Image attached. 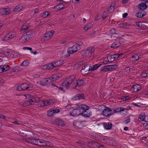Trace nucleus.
I'll list each match as a JSON object with an SVG mask.
<instances>
[{"mask_svg":"<svg viewBox=\"0 0 148 148\" xmlns=\"http://www.w3.org/2000/svg\"><path fill=\"white\" fill-rule=\"evenodd\" d=\"M114 37H112L111 38L113 39L117 38H121V37H123L124 35L123 34H121L119 33H116L114 35Z\"/></svg>","mask_w":148,"mask_h":148,"instance_id":"nucleus-31","label":"nucleus"},{"mask_svg":"<svg viewBox=\"0 0 148 148\" xmlns=\"http://www.w3.org/2000/svg\"><path fill=\"white\" fill-rule=\"evenodd\" d=\"M83 83V80L82 79H79L77 81L76 86V87L80 86H82Z\"/></svg>","mask_w":148,"mask_h":148,"instance_id":"nucleus-32","label":"nucleus"},{"mask_svg":"<svg viewBox=\"0 0 148 148\" xmlns=\"http://www.w3.org/2000/svg\"><path fill=\"white\" fill-rule=\"evenodd\" d=\"M108 16V13L105 12H104L102 16V18L103 20H104Z\"/></svg>","mask_w":148,"mask_h":148,"instance_id":"nucleus-49","label":"nucleus"},{"mask_svg":"<svg viewBox=\"0 0 148 148\" xmlns=\"http://www.w3.org/2000/svg\"><path fill=\"white\" fill-rule=\"evenodd\" d=\"M3 69V72H5L8 70L10 69V66L8 65H2Z\"/></svg>","mask_w":148,"mask_h":148,"instance_id":"nucleus-41","label":"nucleus"},{"mask_svg":"<svg viewBox=\"0 0 148 148\" xmlns=\"http://www.w3.org/2000/svg\"><path fill=\"white\" fill-rule=\"evenodd\" d=\"M16 33L14 32H11L6 35L4 38H3V41H6L16 36Z\"/></svg>","mask_w":148,"mask_h":148,"instance_id":"nucleus-9","label":"nucleus"},{"mask_svg":"<svg viewBox=\"0 0 148 148\" xmlns=\"http://www.w3.org/2000/svg\"><path fill=\"white\" fill-rule=\"evenodd\" d=\"M103 125L105 128L107 130H110L112 127V124L110 122L104 123Z\"/></svg>","mask_w":148,"mask_h":148,"instance_id":"nucleus-22","label":"nucleus"},{"mask_svg":"<svg viewBox=\"0 0 148 148\" xmlns=\"http://www.w3.org/2000/svg\"><path fill=\"white\" fill-rule=\"evenodd\" d=\"M143 129L145 130L148 129V121L144 124Z\"/></svg>","mask_w":148,"mask_h":148,"instance_id":"nucleus-47","label":"nucleus"},{"mask_svg":"<svg viewBox=\"0 0 148 148\" xmlns=\"http://www.w3.org/2000/svg\"><path fill=\"white\" fill-rule=\"evenodd\" d=\"M132 88H133V90L135 92L140 90L141 89L140 86L137 84L135 85H132Z\"/></svg>","mask_w":148,"mask_h":148,"instance_id":"nucleus-20","label":"nucleus"},{"mask_svg":"<svg viewBox=\"0 0 148 148\" xmlns=\"http://www.w3.org/2000/svg\"><path fill=\"white\" fill-rule=\"evenodd\" d=\"M74 78L75 77L73 75H71L63 83V85L64 86H65L66 88H67L74 80Z\"/></svg>","mask_w":148,"mask_h":148,"instance_id":"nucleus-7","label":"nucleus"},{"mask_svg":"<svg viewBox=\"0 0 148 148\" xmlns=\"http://www.w3.org/2000/svg\"><path fill=\"white\" fill-rule=\"evenodd\" d=\"M84 95L83 94H78L75 96V99L76 100L84 99Z\"/></svg>","mask_w":148,"mask_h":148,"instance_id":"nucleus-28","label":"nucleus"},{"mask_svg":"<svg viewBox=\"0 0 148 148\" xmlns=\"http://www.w3.org/2000/svg\"><path fill=\"white\" fill-rule=\"evenodd\" d=\"M25 140L27 142L39 146H48V142L43 140L33 138H26Z\"/></svg>","mask_w":148,"mask_h":148,"instance_id":"nucleus-1","label":"nucleus"},{"mask_svg":"<svg viewBox=\"0 0 148 148\" xmlns=\"http://www.w3.org/2000/svg\"><path fill=\"white\" fill-rule=\"evenodd\" d=\"M33 33L32 32L28 31L23 34L19 38V40L22 43H25L29 41L32 37Z\"/></svg>","mask_w":148,"mask_h":148,"instance_id":"nucleus-3","label":"nucleus"},{"mask_svg":"<svg viewBox=\"0 0 148 148\" xmlns=\"http://www.w3.org/2000/svg\"><path fill=\"white\" fill-rule=\"evenodd\" d=\"M29 26L28 25L24 24L22 27L21 31L23 32L26 31L28 28Z\"/></svg>","mask_w":148,"mask_h":148,"instance_id":"nucleus-40","label":"nucleus"},{"mask_svg":"<svg viewBox=\"0 0 148 148\" xmlns=\"http://www.w3.org/2000/svg\"><path fill=\"white\" fill-rule=\"evenodd\" d=\"M95 51V48L93 47H89L85 49L82 51V53L88 58H90L92 54Z\"/></svg>","mask_w":148,"mask_h":148,"instance_id":"nucleus-4","label":"nucleus"},{"mask_svg":"<svg viewBox=\"0 0 148 148\" xmlns=\"http://www.w3.org/2000/svg\"><path fill=\"white\" fill-rule=\"evenodd\" d=\"M29 88V86L27 84L24 83L20 85L17 88V90H24Z\"/></svg>","mask_w":148,"mask_h":148,"instance_id":"nucleus-11","label":"nucleus"},{"mask_svg":"<svg viewBox=\"0 0 148 148\" xmlns=\"http://www.w3.org/2000/svg\"><path fill=\"white\" fill-rule=\"evenodd\" d=\"M79 108H81L82 110V111L81 115L86 118L89 117L91 115L92 112L89 110L90 107L82 104V105L79 106Z\"/></svg>","mask_w":148,"mask_h":148,"instance_id":"nucleus-2","label":"nucleus"},{"mask_svg":"<svg viewBox=\"0 0 148 148\" xmlns=\"http://www.w3.org/2000/svg\"><path fill=\"white\" fill-rule=\"evenodd\" d=\"M133 60H132L133 62H135L138 60L139 59V57L137 55H135L132 57Z\"/></svg>","mask_w":148,"mask_h":148,"instance_id":"nucleus-38","label":"nucleus"},{"mask_svg":"<svg viewBox=\"0 0 148 148\" xmlns=\"http://www.w3.org/2000/svg\"><path fill=\"white\" fill-rule=\"evenodd\" d=\"M55 124L60 127H63L65 126L66 125L65 122L63 120L60 119H56L55 121Z\"/></svg>","mask_w":148,"mask_h":148,"instance_id":"nucleus-12","label":"nucleus"},{"mask_svg":"<svg viewBox=\"0 0 148 148\" xmlns=\"http://www.w3.org/2000/svg\"><path fill=\"white\" fill-rule=\"evenodd\" d=\"M125 110V108L123 107H120L119 108H116L114 110V111H113L114 113V112H120L121 114H122V112L123 111Z\"/></svg>","mask_w":148,"mask_h":148,"instance_id":"nucleus-23","label":"nucleus"},{"mask_svg":"<svg viewBox=\"0 0 148 148\" xmlns=\"http://www.w3.org/2000/svg\"><path fill=\"white\" fill-rule=\"evenodd\" d=\"M145 116L141 114L139 115V117L138 119L139 121H145Z\"/></svg>","mask_w":148,"mask_h":148,"instance_id":"nucleus-44","label":"nucleus"},{"mask_svg":"<svg viewBox=\"0 0 148 148\" xmlns=\"http://www.w3.org/2000/svg\"><path fill=\"white\" fill-rule=\"evenodd\" d=\"M115 3H112L110 5V6L108 9V12L109 13H112L114 10L115 9Z\"/></svg>","mask_w":148,"mask_h":148,"instance_id":"nucleus-25","label":"nucleus"},{"mask_svg":"<svg viewBox=\"0 0 148 148\" xmlns=\"http://www.w3.org/2000/svg\"><path fill=\"white\" fill-rule=\"evenodd\" d=\"M123 55V53H119V54H116L114 55H113V58H114V60L117 58H119V57L121 56L122 55Z\"/></svg>","mask_w":148,"mask_h":148,"instance_id":"nucleus-39","label":"nucleus"},{"mask_svg":"<svg viewBox=\"0 0 148 148\" xmlns=\"http://www.w3.org/2000/svg\"><path fill=\"white\" fill-rule=\"evenodd\" d=\"M101 140L102 142L107 144H109V143L113 142L111 139L103 136H101Z\"/></svg>","mask_w":148,"mask_h":148,"instance_id":"nucleus-13","label":"nucleus"},{"mask_svg":"<svg viewBox=\"0 0 148 148\" xmlns=\"http://www.w3.org/2000/svg\"><path fill=\"white\" fill-rule=\"evenodd\" d=\"M123 40V39L121 38L120 39L119 41H115L111 45V47L112 48H116L120 46L121 45V44L120 42Z\"/></svg>","mask_w":148,"mask_h":148,"instance_id":"nucleus-17","label":"nucleus"},{"mask_svg":"<svg viewBox=\"0 0 148 148\" xmlns=\"http://www.w3.org/2000/svg\"><path fill=\"white\" fill-rule=\"evenodd\" d=\"M90 65L86 64L82 67V70H84L85 72L89 71Z\"/></svg>","mask_w":148,"mask_h":148,"instance_id":"nucleus-30","label":"nucleus"},{"mask_svg":"<svg viewBox=\"0 0 148 148\" xmlns=\"http://www.w3.org/2000/svg\"><path fill=\"white\" fill-rule=\"evenodd\" d=\"M23 49L24 50H28L31 51L32 50V49L30 47H24L23 48Z\"/></svg>","mask_w":148,"mask_h":148,"instance_id":"nucleus-53","label":"nucleus"},{"mask_svg":"<svg viewBox=\"0 0 148 148\" xmlns=\"http://www.w3.org/2000/svg\"><path fill=\"white\" fill-rule=\"evenodd\" d=\"M11 9L8 8L0 10V13L2 15H8L11 13Z\"/></svg>","mask_w":148,"mask_h":148,"instance_id":"nucleus-10","label":"nucleus"},{"mask_svg":"<svg viewBox=\"0 0 148 148\" xmlns=\"http://www.w3.org/2000/svg\"><path fill=\"white\" fill-rule=\"evenodd\" d=\"M64 8V6L62 4H59L56 6L54 7V8L56 9V11L60 10Z\"/></svg>","mask_w":148,"mask_h":148,"instance_id":"nucleus-29","label":"nucleus"},{"mask_svg":"<svg viewBox=\"0 0 148 148\" xmlns=\"http://www.w3.org/2000/svg\"><path fill=\"white\" fill-rule=\"evenodd\" d=\"M141 76L145 78L147 77V74L146 73H143L142 74Z\"/></svg>","mask_w":148,"mask_h":148,"instance_id":"nucleus-57","label":"nucleus"},{"mask_svg":"<svg viewBox=\"0 0 148 148\" xmlns=\"http://www.w3.org/2000/svg\"><path fill=\"white\" fill-rule=\"evenodd\" d=\"M127 15H128L127 13H124L123 14V16H122L123 18H125L127 16Z\"/></svg>","mask_w":148,"mask_h":148,"instance_id":"nucleus-61","label":"nucleus"},{"mask_svg":"<svg viewBox=\"0 0 148 148\" xmlns=\"http://www.w3.org/2000/svg\"><path fill=\"white\" fill-rule=\"evenodd\" d=\"M48 101L49 102V105L53 104V103L55 102V101L54 99H48Z\"/></svg>","mask_w":148,"mask_h":148,"instance_id":"nucleus-51","label":"nucleus"},{"mask_svg":"<svg viewBox=\"0 0 148 148\" xmlns=\"http://www.w3.org/2000/svg\"><path fill=\"white\" fill-rule=\"evenodd\" d=\"M63 62L64 61L62 60H57L54 61L53 62V63H54L55 67H58L61 66Z\"/></svg>","mask_w":148,"mask_h":148,"instance_id":"nucleus-19","label":"nucleus"},{"mask_svg":"<svg viewBox=\"0 0 148 148\" xmlns=\"http://www.w3.org/2000/svg\"><path fill=\"white\" fill-rule=\"evenodd\" d=\"M110 63L108 56L105 58L103 60V63L104 64H107Z\"/></svg>","mask_w":148,"mask_h":148,"instance_id":"nucleus-35","label":"nucleus"},{"mask_svg":"<svg viewBox=\"0 0 148 148\" xmlns=\"http://www.w3.org/2000/svg\"><path fill=\"white\" fill-rule=\"evenodd\" d=\"M54 32V31L53 30H51L46 34L43 37L44 40H46L47 39L51 38Z\"/></svg>","mask_w":148,"mask_h":148,"instance_id":"nucleus-15","label":"nucleus"},{"mask_svg":"<svg viewBox=\"0 0 148 148\" xmlns=\"http://www.w3.org/2000/svg\"><path fill=\"white\" fill-rule=\"evenodd\" d=\"M29 103V101H27L24 102L23 103V105L24 107H26L30 105Z\"/></svg>","mask_w":148,"mask_h":148,"instance_id":"nucleus-50","label":"nucleus"},{"mask_svg":"<svg viewBox=\"0 0 148 148\" xmlns=\"http://www.w3.org/2000/svg\"><path fill=\"white\" fill-rule=\"evenodd\" d=\"M110 71L112 70L114 71L116 70L118 67V66L116 64L109 65Z\"/></svg>","mask_w":148,"mask_h":148,"instance_id":"nucleus-34","label":"nucleus"},{"mask_svg":"<svg viewBox=\"0 0 148 148\" xmlns=\"http://www.w3.org/2000/svg\"><path fill=\"white\" fill-rule=\"evenodd\" d=\"M31 52L32 53H33V54H34V55H36V54H38V53L36 51H35L34 52H33L32 50V51H31Z\"/></svg>","mask_w":148,"mask_h":148,"instance_id":"nucleus-64","label":"nucleus"},{"mask_svg":"<svg viewBox=\"0 0 148 148\" xmlns=\"http://www.w3.org/2000/svg\"><path fill=\"white\" fill-rule=\"evenodd\" d=\"M130 118H128L127 119H126L125 121V123L126 124L130 122Z\"/></svg>","mask_w":148,"mask_h":148,"instance_id":"nucleus-54","label":"nucleus"},{"mask_svg":"<svg viewBox=\"0 0 148 148\" xmlns=\"http://www.w3.org/2000/svg\"><path fill=\"white\" fill-rule=\"evenodd\" d=\"M42 106H47L49 105V102L48 101V100H47L46 101H44L42 102Z\"/></svg>","mask_w":148,"mask_h":148,"instance_id":"nucleus-48","label":"nucleus"},{"mask_svg":"<svg viewBox=\"0 0 148 148\" xmlns=\"http://www.w3.org/2000/svg\"><path fill=\"white\" fill-rule=\"evenodd\" d=\"M83 44V43L81 41H79L77 42V43L76 44L77 45H78V46H79L80 47L81 45H82Z\"/></svg>","mask_w":148,"mask_h":148,"instance_id":"nucleus-59","label":"nucleus"},{"mask_svg":"<svg viewBox=\"0 0 148 148\" xmlns=\"http://www.w3.org/2000/svg\"><path fill=\"white\" fill-rule=\"evenodd\" d=\"M55 67L53 62L47 65V68L48 69H52Z\"/></svg>","mask_w":148,"mask_h":148,"instance_id":"nucleus-42","label":"nucleus"},{"mask_svg":"<svg viewBox=\"0 0 148 148\" xmlns=\"http://www.w3.org/2000/svg\"><path fill=\"white\" fill-rule=\"evenodd\" d=\"M38 11H39V9L37 8H36L35 9L34 12V14H37L38 13Z\"/></svg>","mask_w":148,"mask_h":148,"instance_id":"nucleus-58","label":"nucleus"},{"mask_svg":"<svg viewBox=\"0 0 148 148\" xmlns=\"http://www.w3.org/2000/svg\"><path fill=\"white\" fill-rule=\"evenodd\" d=\"M2 66V65H0V73L3 72Z\"/></svg>","mask_w":148,"mask_h":148,"instance_id":"nucleus-62","label":"nucleus"},{"mask_svg":"<svg viewBox=\"0 0 148 148\" xmlns=\"http://www.w3.org/2000/svg\"><path fill=\"white\" fill-rule=\"evenodd\" d=\"M147 3H142L138 5V8L140 10H144L147 8Z\"/></svg>","mask_w":148,"mask_h":148,"instance_id":"nucleus-18","label":"nucleus"},{"mask_svg":"<svg viewBox=\"0 0 148 148\" xmlns=\"http://www.w3.org/2000/svg\"><path fill=\"white\" fill-rule=\"evenodd\" d=\"M108 57L109 58L110 62H111L113 61H114V58H113V55H112L111 56H108Z\"/></svg>","mask_w":148,"mask_h":148,"instance_id":"nucleus-52","label":"nucleus"},{"mask_svg":"<svg viewBox=\"0 0 148 148\" xmlns=\"http://www.w3.org/2000/svg\"><path fill=\"white\" fill-rule=\"evenodd\" d=\"M60 111L59 109H56L49 111L47 113L48 116L49 117H51L55 114L59 112Z\"/></svg>","mask_w":148,"mask_h":148,"instance_id":"nucleus-16","label":"nucleus"},{"mask_svg":"<svg viewBox=\"0 0 148 148\" xmlns=\"http://www.w3.org/2000/svg\"><path fill=\"white\" fill-rule=\"evenodd\" d=\"M29 102V104L32 105L34 104L36 102V100L34 98H32L28 100Z\"/></svg>","mask_w":148,"mask_h":148,"instance_id":"nucleus-46","label":"nucleus"},{"mask_svg":"<svg viewBox=\"0 0 148 148\" xmlns=\"http://www.w3.org/2000/svg\"><path fill=\"white\" fill-rule=\"evenodd\" d=\"M100 107L105 108L102 112V113L103 115L107 117L109 116L114 113V112L112 111V110L110 108L105 107L104 105H101L99 106V108Z\"/></svg>","mask_w":148,"mask_h":148,"instance_id":"nucleus-6","label":"nucleus"},{"mask_svg":"<svg viewBox=\"0 0 148 148\" xmlns=\"http://www.w3.org/2000/svg\"><path fill=\"white\" fill-rule=\"evenodd\" d=\"M116 30L114 29L113 28L111 29L109 31V33L111 35V38L112 37H114V35L116 33Z\"/></svg>","mask_w":148,"mask_h":148,"instance_id":"nucleus-36","label":"nucleus"},{"mask_svg":"<svg viewBox=\"0 0 148 148\" xmlns=\"http://www.w3.org/2000/svg\"><path fill=\"white\" fill-rule=\"evenodd\" d=\"M81 47L78 45H75L72 47L69 48L67 50L68 53L69 54H71L81 49Z\"/></svg>","mask_w":148,"mask_h":148,"instance_id":"nucleus-8","label":"nucleus"},{"mask_svg":"<svg viewBox=\"0 0 148 148\" xmlns=\"http://www.w3.org/2000/svg\"><path fill=\"white\" fill-rule=\"evenodd\" d=\"M136 25L138 27H140L142 26V22H138L136 23Z\"/></svg>","mask_w":148,"mask_h":148,"instance_id":"nucleus-55","label":"nucleus"},{"mask_svg":"<svg viewBox=\"0 0 148 148\" xmlns=\"http://www.w3.org/2000/svg\"><path fill=\"white\" fill-rule=\"evenodd\" d=\"M0 118L2 119H6V116L1 114H0Z\"/></svg>","mask_w":148,"mask_h":148,"instance_id":"nucleus-56","label":"nucleus"},{"mask_svg":"<svg viewBox=\"0 0 148 148\" xmlns=\"http://www.w3.org/2000/svg\"><path fill=\"white\" fill-rule=\"evenodd\" d=\"M82 105V104L78 105L77 108L74 109L70 112V115L74 117L78 116L80 115H81L82 110L81 108H79V107Z\"/></svg>","mask_w":148,"mask_h":148,"instance_id":"nucleus-5","label":"nucleus"},{"mask_svg":"<svg viewBox=\"0 0 148 148\" xmlns=\"http://www.w3.org/2000/svg\"><path fill=\"white\" fill-rule=\"evenodd\" d=\"M92 27V24L91 23H89L85 25L84 27L85 31H86Z\"/></svg>","mask_w":148,"mask_h":148,"instance_id":"nucleus-33","label":"nucleus"},{"mask_svg":"<svg viewBox=\"0 0 148 148\" xmlns=\"http://www.w3.org/2000/svg\"><path fill=\"white\" fill-rule=\"evenodd\" d=\"M143 93L145 95H148V90H146L144 91L143 92Z\"/></svg>","mask_w":148,"mask_h":148,"instance_id":"nucleus-63","label":"nucleus"},{"mask_svg":"<svg viewBox=\"0 0 148 148\" xmlns=\"http://www.w3.org/2000/svg\"><path fill=\"white\" fill-rule=\"evenodd\" d=\"M59 78V76L57 74H54L53 75L49 77V79L51 81V82L54 81L58 79Z\"/></svg>","mask_w":148,"mask_h":148,"instance_id":"nucleus-26","label":"nucleus"},{"mask_svg":"<svg viewBox=\"0 0 148 148\" xmlns=\"http://www.w3.org/2000/svg\"><path fill=\"white\" fill-rule=\"evenodd\" d=\"M145 15L143 14L141 12H139L136 14V16L138 18H141L145 16Z\"/></svg>","mask_w":148,"mask_h":148,"instance_id":"nucleus-37","label":"nucleus"},{"mask_svg":"<svg viewBox=\"0 0 148 148\" xmlns=\"http://www.w3.org/2000/svg\"><path fill=\"white\" fill-rule=\"evenodd\" d=\"M101 65V64H95L91 66H90L89 71H93L96 70Z\"/></svg>","mask_w":148,"mask_h":148,"instance_id":"nucleus-21","label":"nucleus"},{"mask_svg":"<svg viewBox=\"0 0 148 148\" xmlns=\"http://www.w3.org/2000/svg\"><path fill=\"white\" fill-rule=\"evenodd\" d=\"M125 70L128 73H129L130 71V68L129 67H126L125 68Z\"/></svg>","mask_w":148,"mask_h":148,"instance_id":"nucleus-60","label":"nucleus"},{"mask_svg":"<svg viewBox=\"0 0 148 148\" xmlns=\"http://www.w3.org/2000/svg\"><path fill=\"white\" fill-rule=\"evenodd\" d=\"M101 71L102 72H106L110 71L109 65L104 66L101 68Z\"/></svg>","mask_w":148,"mask_h":148,"instance_id":"nucleus-24","label":"nucleus"},{"mask_svg":"<svg viewBox=\"0 0 148 148\" xmlns=\"http://www.w3.org/2000/svg\"><path fill=\"white\" fill-rule=\"evenodd\" d=\"M131 97L130 96H123L122 98L123 99L124 101H126L127 100H129L130 99H131Z\"/></svg>","mask_w":148,"mask_h":148,"instance_id":"nucleus-45","label":"nucleus"},{"mask_svg":"<svg viewBox=\"0 0 148 148\" xmlns=\"http://www.w3.org/2000/svg\"><path fill=\"white\" fill-rule=\"evenodd\" d=\"M40 84L43 86L47 85L49 83H51V81L49 78L42 79L40 81Z\"/></svg>","mask_w":148,"mask_h":148,"instance_id":"nucleus-14","label":"nucleus"},{"mask_svg":"<svg viewBox=\"0 0 148 148\" xmlns=\"http://www.w3.org/2000/svg\"><path fill=\"white\" fill-rule=\"evenodd\" d=\"M50 14L48 12H45L41 14V16L43 18H45L49 16Z\"/></svg>","mask_w":148,"mask_h":148,"instance_id":"nucleus-43","label":"nucleus"},{"mask_svg":"<svg viewBox=\"0 0 148 148\" xmlns=\"http://www.w3.org/2000/svg\"><path fill=\"white\" fill-rule=\"evenodd\" d=\"M23 8V7L21 5L19 4L17 6H16L13 10V11L14 12H18L22 10Z\"/></svg>","mask_w":148,"mask_h":148,"instance_id":"nucleus-27","label":"nucleus"}]
</instances>
